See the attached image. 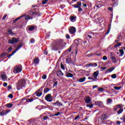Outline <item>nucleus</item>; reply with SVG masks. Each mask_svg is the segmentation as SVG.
Segmentation results:
<instances>
[{"label":"nucleus","instance_id":"f257e3e1","mask_svg":"<svg viewBox=\"0 0 125 125\" xmlns=\"http://www.w3.org/2000/svg\"><path fill=\"white\" fill-rule=\"evenodd\" d=\"M66 44V42H64L63 40H58L55 41L54 44L53 50H58L60 48L61 46H63Z\"/></svg>","mask_w":125,"mask_h":125},{"label":"nucleus","instance_id":"f03ea898","mask_svg":"<svg viewBox=\"0 0 125 125\" xmlns=\"http://www.w3.org/2000/svg\"><path fill=\"white\" fill-rule=\"evenodd\" d=\"M26 83V80L24 79L20 80L16 83L17 90H20V89H22L23 87H25Z\"/></svg>","mask_w":125,"mask_h":125},{"label":"nucleus","instance_id":"7ed1b4c3","mask_svg":"<svg viewBox=\"0 0 125 125\" xmlns=\"http://www.w3.org/2000/svg\"><path fill=\"white\" fill-rule=\"evenodd\" d=\"M72 6L74 8H78V11L79 12H82L83 11V9L81 7L82 6V2L77 1V4L72 5Z\"/></svg>","mask_w":125,"mask_h":125},{"label":"nucleus","instance_id":"20e7f679","mask_svg":"<svg viewBox=\"0 0 125 125\" xmlns=\"http://www.w3.org/2000/svg\"><path fill=\"white\" fill-rule=\"evenodd\" d=\"M45 100L47 102H52L53 101V98L51 96V94H48L45 97Z\"/></svg>","mask_w":125,"mask_h":125},{"label":"nucleus","instance_id":"39448f33","mask_svg":"<svg viewBox=\"0 0 125 125\" xmlns=\"http://www.w3.org/2000/svg\"><path fill=\"white\" fill-rule=\"evenodd\" d=\"M17 42H19V39L15 37H13L12 40L8 42V43H10V44H14V43Z\"/></svg>","mask_w":125,"mask_h":125},{"label":"nucleus","instance_id":"423d86ee","mask_svg":"<svg viewBox=\"0 0 125 125\" xmlns=\"http://www.w3.org/2000/svg\"><path fill=\"white\" fill-rule=\"evenodd\" d=\"M108 118L109 117H108V115H107V114H103L101 117V121L102 123L103 124L105 123V122H106L105 121V120H107Z\"/></svg>","mask_w":125,"mask_h":125},{"label":"nucleus","instance_id":"0eeeda50","mask_svg":"<svg viewBox=\"0 0 125 125\" xmlns=\"http://www.w3.org/2000/svg\"><path fill=\"white\" fill-rule=\"evenodd\" d=\"M77 30L76 29V27L74 26H72L69 29V32L71 35H74L75 33H76Z\"/></svg>","mask_w":125,"mask_h":125},{"label":"nucleus","instance_id":"6e6552de","mask_svg":"<svg viewBox=\"0 0 125 125\" xmlns=\"http://www.w3.org/2000/svg\"><path fill=\"white\" fill-rule=\"evenodd\" d=\"M66 62L67 64H72L74 66L76 65L75 62L72 61L71 58H67L66 59Z\"/></svg>","mask_w":125,"mask_h":125},{"label":"nucleus","instance_id":"1a4fd4ad","mask_svg":"<svg viewBox=\"0 0 125 125\" xmlns=\"http://www.w3.org/2000/svg\"><path fill=\"white\" fill-rule=\"evenodd\" d=\"M87 67H97V63L94 62L93 63H87L86 64Z\"/></svg>","mask_w":125,"mask_h":125},{"label":"nucleus","instance_id":"9d476101","mask_svg":"<svg viewBox=\"0 0 125 125\" xmlns=\"http://www.w3.org/2000/svg\"><path fill=\"white\" fill-rule=\"evenodd\" d=\"M93 76L95 79H97V77L99 76V71L97 70L96 72H94Z\"/></svg>","mask_w":125,"mask_h":125},{"label":"nucleus","instance_id":"9b49d317","mask_svg":"<svg viewBox=\"0 0 125 125\" xmlns=\"http://www.w3.org/2000/svg\"><path fill=\"white\" fill-rule=\"evenodd\" d=\"M6 115H7V112H6V110H3L0 112V116H1V117L6 116Z\"/></svg>","mask_w":125,"mask_h":125},{"label":"nucleus","instance_id":"f8f14e48","mask_svg":"<svg viewBox=\"0 0 125 125\" xmlns=\"http://www.w3.org/2000/svg\"><path fill=\"white\" fill-rule=\"evenodd\" d=\"M95 104L98 107H102L103 103L102 102H95Z\"/></svg>","mask_w":125,"mask_h":125},{"label":"nucleus","instance_id":"ddd939ff","mask_svg":"<svg viewBox=\"0 0 125 125\" xmlns=\"http://www.w3.org/2000/svg\"><path fill=\"white\" fill-rule=\"evenodd\" d=\"M65 77L67 78H73V77H74V75L71 73L66 72Z\"/></svg>","mask_w":125,"mask_h":125},{"label":"nucleus","instance_id":"4468645a","mask_svg":"<svg viewBox=\"0 0 125 125\" xmlns=\"http://www.w3.org/2000/svg\"><path fill=\"white\" fill-rule=\"evenodd\" d=\"M57 76L58 77H60V76H64V73L62 72V71H61V70H60L57 72Z\"/></svg>","mask_w":125,"mask_h":125},{"label":"nucleus","instance_id":"2eb2a0df","mask_svg":"<svg viewBox=\"0 0 125 125\" xmlns=\"http://www.w3.org/2000/svg\"><path fill=\"white\" fill-rule=\"evenodd\" d=\"M24 16H25V15L21 16L20 17L17 18V19H15L13 21V23H15L16 22H17V21H18V20H20V19H21V18H22V17H24Z\"/></svg>","mask_w":125,"mask_h":125},{"label":"nucleus","instance_id":"dca6fc26","mask_svg":"<svg viewBox=\"0 0 125 125\" xmlns=\"http://www.w3.org/2000/svg\"><path fill=\"white\" fill-rule=\"evenodd\" d=\"M36 93H37L36 96H37L38 97H40L42 95V92H38L37 91L36 92V93L34 94H36Z\"/></svg>","mask_w":125,"mask_h":125},{"label":"nucleus","instance_id":"f3484780","mask_svg":"<svg viewBox=\"0 0 125 125\" xmlns=\"http://www.w3.org/2000/svg\"><path fill=\"white\" fill-rule=\"evenodd\" d=\"M22 46H23V44H21L18 45L17 47L16 48V50L14 51H15V53H16V51L19 50V49H20V48H21Z\"/></svg>","mask_w":125,"mask_h":125},{"label":"nucleus","instance_id":"a211bd4d","mask_svg":"<svg viewBox=\"0 0 125 125\" xmlns=\"http://www.w3.org/2000/svg\"><path fill=\"white\" fill-rule=\"evenodd\" d=\"M82 44L83 45V46H85V47L87 46V42H86V41L84 40L82 41Z\"/></svg>","mask_w":125,"mask_h":125},{"label":"nucleus","instance_id":"6ab92c4d","mask_svg":"<svg viewBox=\"0 0 125 125\" xmlns=\"http://www.w3.org/2000/svg\"><path fill=\"white\" fill-rule=\"evenodd\" d=\"M5 106L7 108H12V107L13 106V104H12L11 103H9V104H6Z\"/></svg>","mask_w":125,"mask_h":125},{"label":"nucleus","instance_id":"aec40b11","mask_svg":"<svg viewBox=\"0 0 125 125\" xmlns=\"http://www.w3.org/2000/svg\"><path fill=\"white\" fill-rule=\"evenodd\" d=\"M110 59H111V60H112V62L113 63H117V61H116V58H115V57L111 56H110Z\"/></svg>","mask_w":125,"mask_h":125},{"label":"nucleus","instance_id":"412c9836","mask_svg":"<svg viewBox=\"0 0 125 125\" xmlns=\"http://www.w3.org/2000/svg\"><path fill=\"white\" fill-rule=\"evenodd\" d=\"M34 62L35 63V64H39V62H40V59H39V58H36L35 59Z\"/></svg>","mask_w":125,"mask_h":125},{"label":"nucleus","instance_id":"4be33fe9","mask_svg":"<svg viewBox=\"0 0 125 125\" xmlns=\"http://www.w3.org/2000/svg\"><path fill=\"white\" fill-rule=\"evenodd\" d=\"M90 101H91V100H90V97H87L85 100V103L88 104L90 103Z\"/></svg>","mask_w":125,"mask_h":125},{"label":"nucleus","instance_id":"5701e85b","mask_svg":"<svg viewBox=\"0 0 125 125\" xmlns=\"http://www.w3.org/2000/svg\"><path fill=\"white\" fill-rule=\"evenodd\" d=\"M22 71V68H21V67H18L16 69V73H20Z\"/></svg>","mask_w":125,"mask_h":125},{"label":"nucleus","instance_id":"b1692460","mask_svg":"<svg viewBox=\"0 0 125 125\" xmlns=\"http://www.w3.org/2000/svg\"><path fill=\"white\" fill-rule=\"evenodd\" d=\"M1 78L2 80H3L4 81H5L7 79V76H6V74H2Z\"/></svg>","mask_w":125,"mask_h":125},{"label":"nucleus","instance_id":"393cba45","mask_svg":"<svg viewBox=\"0 0 125 125\" xmlns=\"http://www.w3.org/2000/svg\"><path fill=\"white\" fill-rule=\"evenodd\" d=\"M8 35H12L14 36V35H15V33H14L13 32H12V29H9L8 30Z\"/></svg>","mask_w":125,"mask_h":125},{"label":"nucleus","instance_id":"a878e982","mask_svg":"<svg viewBox=\"0 0 125 125\" xmlns=\"http://www.w3.org/2000/svg\"><path fill=\"white\" fill-rule=\"evenodd\" d=\"M115 70V67H110L107 69L108 73H110Z\"/></svg>","mask_w":125,"mask_h":125},{"label":"nucleus","instance_id":"bb28decb","mask_svg":"<svg viewBox=\"0 0 125 125\" xmlns=\"http://www.w3.org/2000/svg\"><path fill=\"white\" fill-rule=\"evenodd\" d=\"M34 18L31 17L30 15H27L25 17V20H28V19H33Z\"/></svg>","mask_w":125,"mask_h":125},{"label":"nucleus","instance_id":"cd10ccee","mask_svg":"<svg viewBox=\"0 0 125 125\" xmlns=\"http://www.w3.org/2000/svg\"><path fill=\"white\" fill-rule=\"evenodd\" d=\"M122 46V43L119 42L117 43L114 45V48H117V47H120V46Z\"/></svg>","mask_w":125,"mask_h":125},{"label":"nucleus","instance_id":"c85d7f7f","mask_svg":"<svg viewBox=\"0 0 125 125\" xmlns=\"http://www.w3.org/2000/svg\"><path fill=\"white\" fill-rule=\"evenodd\" d=\"M7 54H8L7 52H5L1 54V55H0V58H1V57H5V56L7 55Z\"/></svg>","mask_w":125,"mask_h":125},{"label":"nucleus","instance_id":"c756f323","mask_svg":"<svg viewBox=\"0 0 125 125\" xmlns=\"http://www.w3.org/2000/svg\"><path fill=\"white\" fill-rule=\"evenodd\" d=\"M78 81L80 83H83L85 81V77H83L79 79Z\"/></svg>","mask_w":125,"mask_h":125},{"label":"nucleus","instance_id":"7c9ffc66","mask_svg":"<svg viewBox=\"0 0 125 125\" xmlns=\"http://www.w3.org/2000/svg\"><path fill=\"white\" fill-rule=\"evenodd\" d=\"M119 52H120V56H123L124 54H125V51H124L123 49H120Z\"/></svg>","mask_w":125,"mask_h":125},{"label":"nucleus","instance_id":"2f4dec72","mask_svg":"<svg viewBox=\"0 0 125 125\" xmlns=\"http://www.w3.org/2000/svg\"><path fill=\"white\" fill-rule=\"evenodd\" d=\"M124 112V109L121 108L117 111V113L118 115H120V114H122Z\"/></svg>","mask_w":125,"mask_h":125},{"label":"nucleus","instance_id":"473e14b6","mask_svg":"<svg viewBox=\"0 0 125 125\" xmlns=\"http://www.w3.org/2000/svg\"><path fill=\"white\" fill-rule=\"evenodd\" d=\"M34 30H35V26H30L28 28V30L30 31H34Z\"/></svg>","mask_w":125,"mask_h":125},{"label":"nucleus","instance_id":"72a5a7b5","mask_svg":"<svg viewBox=\"0 0 125 125\" xmlns=\"http://www.w3.org/2000/svg\"><path fill=\"white\" fill-rule=\"evenodd\" d=\"M113 88H114V89H116V90H120V89L122 88V86H114Z\"/></svg>","mask_w":125,"mask_h":125},{"label":"nucleus","instance_id":"f704fd0d","mask_svg":"<svg viewBox=\"0 0 125 125\" xmlns=\"http://www.w3.org/2000/svg\"><path fill=\"white\" fill-rule=\"evenodd\" d=\"M50 90V88H46L44 89V93H47Z\"/></svg>","mask_w":125,"mask_h":125},{"label":"nucleus","instance_id":"c9c22d12","mask_svg":"<svg viewBox=\"0 0 125 125\" xmlns=\"http://www.w3.org/2000/svg\"><path fill=\"white\" fill-rule=\"evenodd\" d=\"M107 104H112V99L111 98H108L107 99Z\"/></svg>","mask_w":125,"mask_h":125},{"label":"nucleus","instance_id":"e433bc0d","mask_svg":"<svg viewBox=\"0 0 125 125\" xmlns=\"http://www.w3.org/2000/svg\"><path fill=\"white\" fill-rule=\"evenodd\" d=\"M98 90L100 92H103L104 91V89L101 87H100L98 88Z\"/></svg>","mask_w":125,"mask_h":125},{"label":"nucleus","instance_id":"4c0bfd02","mask_svg":"<svg viewBox=\"0 0 125 125\" xmlns=\"http://www.w3.org/2000/svg\"><path fill=\"white\" fill-rule=\"evenodd\" d=\"M75 42H78V43H80V44L81 43V44L82 43V41L80 39H76L75 40Z\"/></svg>","mask_w":125,"mask_h":125},{"label":"nucleus","instance_id":"58836bf2","mask_svg":"<svg viewBox=\"0 0 125 125\" xmlns=\"http://www.w3.org/2000/svg\"><path fill=\"white\" fill-rule=\"evenodd\" d=\"M120 120L123 121V123H125V115H123L122 117L120 118Z\"/></svg>","mask_w":125,"mask_h":125},{"label":"nucleus","instance_id":"ea45409f","mask_svg":"<svg viewBox=\"0 0 125 125\" xmlns=\"http://www.w3.org/2000/svg\"><path fill=\"white\" fill-rule=\"evenodd\" d=\"M32 101H34V99L33 98H31L30 99L28 100H26V103L27 102H32Z\"/></svg>","mask_w":125,"mask_h":125},{"label":"nucleus","instance_id":"a19ab883","mask_svg":"<svg viewBox=\"0 0 125 125\" xmlns=\"http://www.w3.org/2000/svg\"><path fill=\"white\" fill-rule=\"evenodd\" d=\"M32 14H30V15H36V16H38V12H31Z\"/></svg>","mask_w":125,"mask_h":125},{"label":"nucleus","instance_id":"79ce46f5","mask_svg":"<svg viewBox=\"0 0 125 125\" xmlns=\"http://www.w3.org/2000/svg\"><path fill=\"white\" fill-rule=\"evenodd\" d=\"M86 107L89 108H93V104H86Z\"/></svg>","mask_w":125,"mask_h":125},{"label":"nucleus","instance_id":"37998d69","mask_svg":"<svg viewBox=\"0 0 125 125\" xmlns=\"http://www.w3.org/2000/svg\"><path fill=\"white\" fill-rule=\"evenodd\" d=\"M112 79H116L117 78V75L116 74H114L111 75Z\"/></svg>","mask_w":125,"mask_h":125},{"label":"nucleus","instance_id":"c03bdc74","mask_svg":"<svg viewBox=\"0 0 125 125\" xmlns=\"http://www.w3.org/2000/svg\"><path fill=\"white\" fill-rule=\"evenodd\" d=\"M51 104L53 106H57V104H58V101H57L56 103H52Z\"/></svg>","mask_w":125,"mask_h":125},{"label":"nucleus","instance_id":"a18cd8bd","mask_svg":"<svg viewBox=\"0 0 125 125\" xmlns=\"http://www.w3.org/2000/svg\"><path fill=\"white\" fill-rule=\"evenodd\" d=\"M61 68L62 69V70H65V66H64V65H63V63H61Z\"/></svg>","mask_w":125,"mask_h":125},{"label":"nucleus","instance_id":"49530a36","mask_svg":"<svg viewBox=\"0 0 125 125\" xmlns=\"http://www.w3.org/2000/svg\"><path fill=\"white\" fill-rule=\"evenodd\" d=\"M11 50H12V46H10V47L8 49L7 52H9V53L11 52Z\"/></svg>","mask_w":125,"mask_h":125},{"label":"nucleus","instance_id":"de8ad7c7","mask_svg":"<svg viewBox=\"0 0 125 125\" xmlns=\"http://www.w3.org/2000/svg\"><path fill=\"white\" fill-rule=\"evenodd\" d=\"M46 74H43L42 76V80H46Z\"/></svg>","mask_w":125,"mask_h":125},{"label":"nucleus","instance_id":"09e8293b","mask_svg":"<svg viewBox=\"0 0 125 125\" xmlns=\"http://www.w3.org/2000/svg\"><path fill=\"white\" fill-rule=\"evenodd\" d=\"M48 1V0H43V1H42V4H46Z\"/></svg>","mask_w":125,"mask_h":125},{"label":"nucleus","instance_id":"8fccbe9b","mask_svg":"<svg viewBox=\"0 0 125 125\" xmlns=\"http://www.w3.org/2000/svg\"><path fill=\"white\" fill-rule=\"evenodd\" d=\"M43 120H44V121H46L47 120H49V118H48L47 116H46L43 118Z\"/></svg>","mask_w":125,"mask_h":125},{"label":"nucleus","instance_id":"3c124183","mask_svg":"<svg viewBox=\"0 0 125 125\" xmlns=\"http://www.w3.org/2000/svg\"><path fill=\"white\" fill-rule=\"evenodd\" d=\"M56 85H58V82H54V84H53V86L54 87V86H56Z\"/></svg>","mask_w":125,"mask_h":125},{"label":"nucleus","instance_id":"603ef678","mask_svg":"<svg viewBox=\"0 0 125 125\" xmlns=\"http://www.w3.org/2000/svg\"><path fill=\"white\" fill-rule=\"evenodd\" d=\"M76 19V17H74V16H71L70 18V20L71 21H74V20Z\"/></svg>","mask_w":125,"mask_h":125},{"label":"nucleus","instance_id":"864d4df0","mask_svg":"<svg viewBox=\"0 0 125 125\" xmlns=\"http://www.w3.org/2000/svg\"><path fill=\"white\" fill-rule=\"evenodd\" d=\"M8 97H9V98H11V99H12V98H13V95L12 94H10L8 96Z\"/></svg>","mask_w":125,"mask_h":125},{"label":"nucleus","instance_id":"5fc2aeb1","mask_svg":"<svg viewBox=\"0 0 125 125\" xmlns=\"http://www.w3.org/2000/svg\"><path fill=\"white\" fill-rule=\"evenodd\" d=\"M15 53V51H13L11 54L8 55L7 57L9 58V57H11V56H12V55H13Z\"/></svg>","mask_w":125,"mask_h":125},{"label":"nucleus","instance_id":"6e6d98bb","mask_svg":"<svg viewBox=\"0 0 125 125\" xmlns=\"http://www.w3.org/2000/svg\"><path fill=\"white\" fill-rule=\"evenodd\" d=\"M30 42L31 43H34V42H35V39L34 38H32L30 41Z\"/></svg>","mask_w":125,"mask_h":125},{"label":"nucleus","instance_id":"4d7b16f0","mask_svg":"<svg viewBox=\"0 0 125 125\" xmlns=\"http://www.w3.org/2000/svg\"><path fill=\"white\" fill-rule=\"evenodd\" d=\"M7 87L8 90H10V89H12V86H11V85H9Z\"/></svg>","mask_w":125,"mask_h":125},{"label":"nucleus","instance_id":"13d9d810","mask_svg":"<svg viewBox=\"0 0 125 125\" xmlns=\"http://www.w3.org/2000/svg\"><path fill=\"white\" fill-rule=\"evenodd\" d=\"M57 106H63V104H62L61 102H59V101H58Z\"/></svg>","mask_w":125,"mask_h":125},{"label":"nucleus","instance_id":"bf43d9fd","mask_svg":"<svg viewBox=\"0 0 125 125\" xmlns=\"http://www.w3.org/2000/svg\"><path fill=\"white\" fill-rule=\"evenodd\" d=\"M42 16V14L40 11H38V12H37V16L40 17Z\"/></svg>","mask_w":125,"mask_h":125},{"label":"nucleus","instance_id":"052dcab7","mask_svg":"<svg viewBox=\"0 0 125 125\" xmlns=\"http://www.w3.org/2000/svg\"><path fill=\"white\" fill-rule=\"evenodd\" d=\"M61 113L60 112H58L57 113H56L54 116H55L56 117H57L58 116H59Z\"/></svg>","mask_w":125,"mask_h":125},{"label":"nucleus","instance_id":"680f3d73","mask_svg":"<svg viewBox=\"0 0 125 125\" xmlns=\"http://www.w3.org/2000/svg\"><path fill=\"white\" fill-rule=\"evenodd\" d=\"M115 107H117L118 108H123V106L121 105V104H117L115 105Z\"/></svg>","mask_w":125,"mask_h":125},{"label":"nucleus","instance_id":"e2e57ef3","mask_svg":"<svg viewBox=\"0 0 125 125\" xmlns=\"http://www.w3.org/2000/svg\"><path fill=\"white\" fill-rule=\"evenodd\" d=\"M6 16H7V14L4 15L2 18V20H5V18H6Z\"/></svg>","mask_w":125,"mask_h":125},{"label":"nucleus","instance_id":"0e129e2a","mask_svg":"<svg viewBox=\"0 0 125 125\" xmlns=\"http://www.w3.org/2000/svg\"><path fill=\"white\" fill-rule=\"evenodd\" d=\"M65 37L66 39H67V40H69V39H70V35H69V34H66Z\"/></svg>","mask_w":125,"mask_h":125},{"label":"nucleus","instance_id":"69168bd1","mask_svg":"<svg viewBox=\"0 0 125 125\" xmlns=\"http://www.w3.org/2000/svg\"><path fill=\"white\" fill-rule=\"evenodd\" d=\"M118 109H119V108L117 106H115V107L113 108V110H114V111H118Z\"/></svg>","mask_w":125,"mask_h":125},{"label":"nucleus","instance_id":"338daca9","mask_svg":"<svg viewBox=\"0 0 125 125\" xmlns=\"http://www.w3.org/2000/svg\"><path fill=\"white\" fill-rule=\"evenodd\" d=\"M103 59L104 60H107V57L106 56H104L103 57Z\"/></svg>","mask_w":125,"mask_h":125},{"label":"nucleus","instance_id":"774afa93","mask_svg":"<svg viewBox=\"0 0 125 125\" xmlns=\"http://www.w3.org/2000/svg\"><path fill=\"white\" fill-rule=\"evenodd\" d=\"M117 5H118V2H115L113 3V6H117Z\"/></svg>","mask_w":125,"mask_h":125}]
</instances>
